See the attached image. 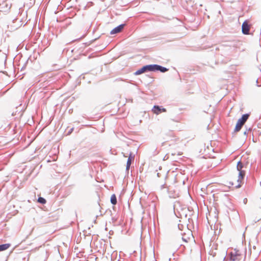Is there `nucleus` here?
<instances>
[{
  "label": "nucleus",
  "instance_id": "nucleus-1",
  "mask_svg": "<svg viewBox=\"0 0 261 261\" xmlns=\"http://www.w3.org/2000/svg\"><path fill=\"white\" fill-rule=\"evenodd\" d=\"M245 175V172H241L239 173L238 176L231 177L229 179V184L234 188H240L243 184Z\"/></svg>",
  "mask_w": 261,
  "mask_h": 261
},
{
  "label": "nucleus",
  "instance_id": "nucleus-2",
  "mask_svg": "<svg viewBox=\"0 0 261 261\" xmlns=\"http://www.w3.org/2000/svg\"><path fill=\"white\" fill-rule=\"evenodd\" d=\"M182 240L185 244H181V246H183L184 248L193 244L194 242V237L193 236L192 231L188 230L182 234Z\"/></svg>",
  "mask_w": 261,
  "mask_h": 261
},
{
  "label": "nucleus",
  "instance_id": "nucleus-3",
  "mask_svg": "<svg viewBox=\"0 0 261 261\" xmlns=\"http://www.w3.org/2000/svg\"><path fill=\"white\" fill-rule=\"evenodd\" d=\"M242 258L243 255L238 249H233L230 253V258L231 261H240Z\"/></svg>",
  "mask_w": 261,
  "mask_h": 261
},
{
  "label": "nucleus",
  "instance_id": "nucleus-4",
  "mask_svg": "<svg viewBox=\"0 0 261 261\" xmlns=\"http://www.w3.org/2000/svg\"><path fill=\"white\" fill-rule=\"evenodd\" d=\"M249 116V114H244L241 117V118L238 120L234 128L235 132H238L241 130L243 125L245 124L246 121L248 119Z\"/></svg>",
  "mask_w": 261,
  "mask_h": 261
},
{
  "label": "nucleus",
  "instance_id": "nucleus-5",
  "mask_svg": "<svg viewBox=\"0 0 261 261\" xmlns=\"http://www.w3.org/2000/svg\"><path fill=\"white\" fill-rule=\"evenodd\" d=\"M146 71H153L152 65H146L138 70L135 73V75H139Z\"/></svg>",
  "mask_w": 261,
  "mask_h": 261
},
{
  "label": "nucleus",
  "instance_id": "nucleus-6",
  "mask_svg": "<svg viewBox=\"0 0 261 261\" xmlns=\"http://www.w3.org/2000/svg\"><path fill=\"white\" fill-rule=\"evenodd\" d=\"M251 25L248 23V21H245L242 25V33L245 35H248L249 34Z\"/></svg>",
  "mask_w": 261,
  "mask_h": 261
},
{
  "label": "nucleus",
  "instance_id": "nucleus-7",
  "mask_svg": "<svg viewBox=\"0 0 261 261\" xmlns=\"http://www.w3.org/2000/svg\"><path fill=\"white\" fill-rule=\"evenodd\" d=\"M152 68H153V71H156V70H160V71L162 72H165L167 71H168V69H167L165 67L161 66L158 65H152Z\"/></svg>",
  "mask_w": 261,
  "mask_h": 261
},
{
  "label": "nucleus",
  "instance_id": "nucleus-8",
  "mask_svg": "<svg viewBox=\"0 0 261 261\" xmlns=\"http://www.w3.org/2000/svg\"><path fill=\"white\" fill-rule=\"evenodd\" d=\"M124 26V24H121L116 27L111 31V34H115L121 32L123 30Z\"/></svg>",
  "mask_w": 261,
  "mask_h": 261
},
{
  "label": "nucleus",
  "instance_id": "nucleus-9",
  "mask_svg": "<svg viewBox=\"0 0 261 261\" xmlns=\"http://www.w3.org/2000/svg\"><path fill=\"white\" fill-rule=\"evenodd\" d=\"M134 160V158L132 156V154L131 153L129 154V156L128 158V160L127 161V163H126V170H128L129 169V167H130V166L131 165V163H132V161Z\"/></svg>",
  "mask_w": 261,
  "mask_h": 261
},
{
  "label": "nucleus",
  "instance_id": "nucleus-10",
  "mask_svg": "<svg viewBox=\"0 0 261 261\" xmlns=\"http://www.w3.org/2000/svg\"><path fill=\"white\" fill-rule=\"evenodd\" d=\"M153 113L158 115L161 113V109L158 106H154L152 110Z\"/></svg>",
  "mask_w": 261,
  "mask_h": 261
},
{
  "label": "nucleus",
  "instance_id": "nucleus-11",
  "mask_svg": "<svg viewBox=\"0 0 261 261\" xmlns=\"http://www.w3.org/2000/svg\"><path fill=\"white\" fill-rule=\"evenodd\" d=\"M243 168V163L241 161L238 162V164H237V170L239 171V173L241 172H245V171L242 170Z\"/></svg>",
  "mask_w": 261,
  "mask_h": 261
},
{
  "label": "nucleus",
  "instance_id": "nucleus-12",
  "mask_svg": "<svg viewBox=\"0 0 261 261\" xmlns=\"http://www.w3.org/2000/svg\"><path fill=\"white\" fill-rule=\"evenodd\" d=\"M10 244H5L0 245V251L6 250L9 248Z\"/></svg>",
  "mask_w": 261,
  "mask_h": 261
},
{
  "label": "nucleus",
  "instance_id": "nucleus-13",
  "mask_svg": "<svg viewBox=\"0 0 261 261\" xmlns=\"http://www.w3.org/2000/svg\"><path fill=\"white\" fill-rule=\"evenodd\" d=\"M111 202L114 205H115L117 203V198H116V196H115V194H113L111 196Z\"/></svg>",
  "mask_w": 261,
  "mask_h": 261
},
{
  "label": "nucleus",
  "instance_id": "nucleus-14",
  "mask_svg": "<svg viewBox=\"0 0 261 261\" xmlns=\"http://www.w3.org/2000/svg\"><path fill=\"white\" fill-rule=\"evenodd\" d=\"M38 202L40 203H42V204H44L46 203V200L43 198V197H39L38 199Z\"/></svg>",
  "mask_w": 261,
  "mask_h": 261
},
{
  "label": "nucleus",
  "instance_id": "nucleus-15",
  "mask_svg": "<svg viewBox=\"0 0 261 261\" xmlns=\"http://www.w3.org/2000/svg\"><path fill=\"white\" fill-rule=\"evenodd\" d=\"M166 112V109H165V108H162L161 109V113L162 112Z\"/></svg>",
  "mask_w": 261,
  "mask_h": 261
}]
</instances>
